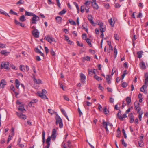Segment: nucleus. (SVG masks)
Instances as JSON below:
<instances>
[{
	"instance_id": "1",
	"label": "nucleus",
	"mask_w": 148,
	"mask_h": 148,
	"mask_svg": "<svg viewBox=\"0 0 148 148\" xmlns=\"http://www.w3.org/2000/svg\"><path fill=\"white\" fill-rule=\"evenodd\" d=\"M56 124L57 125L58 123L59 124V126L60 128H62L63 124L62 119L58 115H56Z\"/></svg>"
},
{
	"instance_id": "2",
	"label": "nucleus",
	"mask_w": 148,
	"mask_h": 148,
	"mask_svg": "<svg viewBox=\"0 0 148 148\" xmlns=\"http://www.w3.org/2000/svg\"><path fill=\"white\" fill-rule=\"evenodd\" d=\"M102 124L103 127L105 129L107 133L109 132V130L107 127L108 125L111 128L113 126V125L112 123H110L108 122H105L104 120H103Z\"/></svg>"
},
{
	"instance_id": "3",
	"label": "nucleus",
	"mask_w": 148,
	"mask_h": 148,
	"mask_svg": "<svg viewBox=\"0 0 148 148\" xmlns=\"http://www.w3.org/2000/svg\"><path fill=\"white\" fill-rule=\"evenodd\" d=\"M39 17L35 14L32 18L31 23L32 24H35L36 23V21H39Z\"/></svg>"
},
{
	"instance_id": "4",
	"label": "nucleus",
	"mask_w": 148,
	"mask_h": 148,
	"mask_svg": "<svg viewBox=\"0 0 148 148\" xmlns=\"http://www.w3.org/2000/svg\"><path fill=\"white\" fill-rule=\"evenodd\" d=\"M44 39L46 40L50 44L52 42L54 41L56 42L55 39L52 37H50L49 35H47L45 37Z\"/></svg>"
},
{
	"instance_id": "5",
	"label": "nucleus",
	"mask_w": 148,
	"mask_h": 148,
	"mask_svg": "<svg viewBox=\"0 0 148 148\" xmlns=\"http://www.w3.org/2000/svg\"><path fill=\"white\" fill-rule=\"evenodd\" d=\"M1 69L5 68L8 69V63L7 62H3L1 63Z\"/></svg>"
},
{
	"instance_id": "6",
	"label": "nucleus",
	"mask_w": 148,
	"mask_h": 148,
	"mask_svg": "<svg viewBox=\"0 0 148 148\" xmlns=\"http://www.w3.org/2000/svg\"><path fill=\"white\" fill-rule=\"evenodd\" d=\"M32 34L34 37L37 38L39 37V32L38 31L36 28L32 31Z\"/></svg>"
},
{
	"instance_id": "7",
	"label": "nucleus",
	"mask_w": 148,
	"mask_h": 148,
	"mask_svg": "<svg viewBox=\"0 0 148 148\" xmlns=\"http://www.w3.org/2000/svg\"><path fill=\"white\" fill-rule=\"evenodd\" d=\"M80 77L81 81L82 83L84 84L85 82L86 76L82 73H80Z\"/></svg>"
},
{
	"instance_id": "8",
	"label": "nucleus",
	"mask_w": 148,
	"mask_h": 148,
	"mask_svg": "<svg viewBox=\"0 0 148 148\" xmlns=\"http://www.w3.org/2000/svg\"><path fill=\"white\" fill-rule=\"evenodd\" d=\"M37 94L38 95L44 99H48L46 95L43 93H41V92H38Z\"/></svg>"
},
{
	"instance_id": "9",
	"label": "nucleus",
	"mask_w": 148,
	"mask_h": 148,
	"mask_svg": "<svg viewBox=\"0 0 148 148\" xmlns=\"http://www.w3.org/2000/svg\"><path fill=\"white\" fill-rule=\"evenodd\" d=\"M139 65L140 68L142 70H145L146 69L145 63L143 61H142L140 62Z\"/></svg>"
},
{
	"instance_id": "10",
	"label": "nucleus",
	"mask_w": 148,
	"mask_h": 148,
	"mask_svg": "<svg viewBox=\"0 0 148 148\" xmlns=\"http://www.w3.org/2000/svg\"><path fill=\"white\" fill-rule=\"evenodd\" d=\"M147 85L144 84L142 86V87L140 88V91L144 92L145 94L147 93V91L145 90V88L146 89L147 87Z\"/></svg>"
},
{
	"instance_id": "11",
	"label": "nucleus",
	"mask_w": 148,
	"mask_h": 148,
	"mask_svg": "<svg viewBox=\"0 0 148 148\" xmlns=\"http://www.w3.org/2000/svg\"><path fill=\"white\" fill-rule=\"evenodd\" d=\"M7 83L4 79H2L0 82V87L3 88L6 85Z\"/></svg>"
},
{
	"instance_id": "12",
	"label": "nucleus",
	"mask_w": 148,
	"mask_h": 148,
	"mask_svg": "<svg viewBox=\"0 0 148 148\" xmlns=\"http://www.w3.org/2000/svg\"><path fill=\"white\" fill-rule=\"evenodd\" d=\"M56 131L55 129H54L52 130L51 138L55 140L56 137Z\"/></svg>"
},
{
	"instance_id": "13",
	"label": "nucleus",
	"mask_w": 148,
	"mask_h": 148,
	"mask_svg": "<svg viewBox=\"0 0 148 148\" xmlns=\"http://www.w3.org/2000/svg\"><path fill=\"white\" fill-rule=\"evenodd\" d=\"M33 81L34 82L37 84H40L41 83V81L40 79H37L35 77V76L33 75Z\"/></svg>"
},
{
	"instance_id": "14",
	"label": "nucleus",
	"mask_w": 148,
	"mask_h": 148,
	"mask_svg": "<svg viewBox=\"0 0 148 148\" xmlns=\"http://www.w3.org/2000/svg\"><path fill=\"white\" fill-rule=\"evenodd\" d=\"M134 108L135 110L137 111L138 113H139L141 110V108L139 106V103H138L137 105H135V104L134 103Z\"/></svg>"
},
{
	"instance_id": "15",
	"label": "nucleus",
	"mask_w": 148,
	"mask_h": 148,
	"mask_svg": "<svg viewBox=\"0 0 148 148\" xmlns=\"http://www.w3.org/2000/svg\"><path fill=\"white\" fill-rule=\"evenodd\" d=\"M88 19L92 25L94 24V22L93 21V18L91 15H88Z\"/></svg>"
},
{
	"instance_id": "16",
	"label": "nucleus",
	"mask_w": 148,
	"mask_h": 148,
	"mask_svg": "<svg viewBox=\"0 0 148 148\" xmlns=\"http://www.w3.org/2000/svg\"><path fill=\"white\" fill-rule=\"evenodd\" d=\"M38 101V100L36 99L32 100L29 104V107L32 106V104L36 103Z\"/></svg>"
},
{
	"instance_id": "17",
	"label": "nucleus",
	"mask_w": 148,
	"mask_h": 148,
	"mask_svg": "<svg viewBox=\"0 0 148 148\" xmlns=\"http://www.w3.org/2000/svg\"><path fill=\"white\" fill-rule=\"evenodd\" d=\"M35 14L34 13L31 12H30L26 11L25 13V15L28 16H34Z\"/></svg>"
},
{
	"instance_id": "18",
	"label": "nucleus",
	"mask_w": 148,
	"mask_h": 148,
	"mask_svg": "<svg viewBox=\"0 0 148 148\" xmlns=\"http://www.w3.org/2000/svg\"><path fill=\"white\" fill-rule=\"evenodd\" d=\"M145 78L144 84L147 85L148 83V73H145Z\"/></svg>"
},
{
	"instance_id": "19",
	"label": "nucleus",
	"mask_w": 148,
	"mask_h": 148,
	"mask_svg": "<svg viewBox=\"0 0 148 148\" xmlns=\"http://www.w3.org/2000/svg\"><path fill=\"white\" fill-rule=\"evenodd\" d=\"M143 53V52L142 51H140L137 52V55L138 58L140 59V58L142 57Z\"/></svg>"
},
{
	"instance_id": "20",
	"label": "nucleus",
	"mask_w": 148,
	"mask_h": 148,
	"mask_svg": "<svg viewBox=\"0 0 148 148\" xmlns=\"http://www.w3.org/2000/svg\"><path fill=\"white\" fill-rule=\"evenodd\" d=\"M18 116L21 119H26V116L22 114H18Z\"/></svg>"
},
{
	"instance_id": "21",
	"label": "nucleus",
	"mask_w": 148,
	"mask_h": 148,
	"mask_svg": "<svg viewBox=\"0 0 148 148\" xmlns=\"http://www.w3.org/2000/svg\"><path fill=\"white\" fill-rule=\"evenodd\" d=\"M108 22L112 27L114 26L115 22L113 21L112 18H111L109 20Z\"/></svg>"
},
{
	"instance_id": "22",
	"label": "nucleus",
	"mask_w": 148,
	"mask_h": 148,
	"mask_svg": "<svg viewBox=\"0 0 148 148\" xmlns=\"http://www.w3.org/2000/svg\"><path fill=\"white\" fill-rule=\"evenodd\" d=\"M92 4L93 8L97 10L99 8V6L96 3V2H92Z\"/></svg>"
},
{
	"instance_id": "23",
	"label": "nucleus",
	"mask_w": 148,
	"mask_h": 148,
	"mask_svg": "<svg viewBox=\"0 0 148 148\" xmlns=\"http://www.w3.org/2000/svg\"><path fill=\"white\" fill-rule=\"evenodd\" d=\"M90 57L87 56L86 57H84L82 59V60L83 62H84L85 61H89L90 60Z\"/></svg>"
},
{
	"instance_id": "24",
	"label": "nucleus",
	"mask_w": 148,
	"mask_h": 148,
	"mask_svg": "<svg viewBox=\"0 0 148 148\" xmlns=\"http://www.w3.org/2000/svg\"><path fill=\"white\" fill-rule=\"evenodd\" d=\"M9 52H7L6 50H2L0 52V53L2 55H4L5 56H7L9 53Z\"/></svg>"
},
{
	"instance_id": "25",
	"label": "nucleus",
	"mask_w": 148,
	"mask_h": 148,
	"mask_svg": "<svg viewBox=\"0 0 148 148\" xmlns=\"http://www.w3.org/2000/svg\"><path fill=\"white\" fill-rule=\"evenodd\" d=\"M51 137L50 136L48 137L47 138L46 141V143L47 144V146L50 147V142L51 140Z\"/></svg>"
},
{
	"instance_id": "26",
	"label": "nucleus",
	"mask_w": 148,
	"mask_h": 148,
	"mask_svg": "<svg viewBox=\"0 0 148 148\" xmlns=\"http://www.w3.org/2000/svg\"><path fill=\"white\" fill-rule=\"evenodd\" d=\"M106 80L108 84H110L111 83L110 77L109 75H106Z\"/></svg>"
},
{
	"instance_id": "27",
	"label": "nucleus",
	"mask_w": 148,
	"mask_h": 148,
	"mask_svg": "<svg viewBox=\"0 0 148 148\" xmlns=\"http://www.w3.org/2000/svg\"><path fill=\"white\" fill-rule=\"evenodd\" d=\"M15 84H16L15 86H16V88L17 89H18L19 86L20 85V82H19V80L17 79H16L15 80Z\"/></svg>"
},
{
	"instance_id": "28",
	"label": "nucleus",
	"mask_w": 148,
	"mask_h": 148,
	"mask_svg": "<svg viewBox=\"0 0 148 148\" xmlns=\"http://www.w3.org/2000/svg\"><path fill=\"white\" fill-rule=\"evenodd\" d=\"M130 122L131 123H132L134 121V117L133 116V114L132 113H131L130 114Z\"/></svg>"
},
{
	"instance_id": "29",
	"label": "nucleus",
	"mask_w": 148,
	"mask_h": 148,
	"mask_svg": "<svg viewBox=\"0 0 148 148\" xmlns=\"http://www.w3.org/2000/svg\"><path fill=\"white\" fill-rule=\"evenodd\" d=\"M126 101L127 105H129L131 102V97H127L126 98Z\"/></svg>"
},
{
	"instance_id": "30",
	"label": "nucleus",
	"mask_w": 148,
	"mask_h": 148,
	"mask_svg": "<svg viewBox=\"0 0 148 148\" xmlns=\"http://www.w3.org/2000/svg\"><path fill=\"white\" fill-rule=\"evenodd\" d=\"M91 1H86L84 3V5L86 7H90L89 5L90 4Z\"/></svg>"
},
{
	"instance_id": "31",
	"label": "nucleus",
	"mask_w": 148,
	"mask_h": 148,
	"mask_svg": "<svg viewBox=\"0 0 148 148\" xmlns=\"http://www.w3.org/2000/svg\"><path fill=\"white\" fill-rule=\"evenodd\" d=\"M121 111L120 110H119V112L117 114V115L118 118L120 119H122V116H121Z\"/></svg>"
},
{
	"instance_id": "32",
	"label": "nucleus",
	"mask_w": 148,
	"mask_h": 148,
	"mask_svg": "<svg viewBox=\"0 0 148 148\" xmlns=\"http://www.w3.org/2000/svg\"><path fill=\"white\" fill-rule=\"evenodd\" d=\"M62 18L59 16H57L56 17V20L57 23H60L62 21Z\"/></svg>"
},
{
	"instance_id": "33",
	"label": "nucleus",
	"mask_w": 148,
	"mask_h": 148,
	"mask_svg": "<svg viewBox=\"0 0 148 148\" xmlns=\"http://www.w3.org/2000/svg\"><path fill=\"white\" fill-rule=\"evenodd\" d=\"M45 132L44 130H43L42 132V141L43 143L45 142Z\"/></svg>"
},
{
	"instance_id": "34",
	"label": "nucleus",
	"mask_w": 148,
	"mask_h": 148,
	"mask_svg": "<svg viewBox=\"0 0 148 148\" xmlns=\"http://www.w3.org/2000/svg\"><path fill=\"white\" fill-rule=\"evenodd\" d=\"M26 19H25L24 15L21 16L19 18V20L22 22L24 21Z\"/></svg>"
},
{
	"instance_id": "35",
	"label": "nucleus",
	"mask_w": 148,
	"mask_h": 148,
	"mask_svg": "<svg viewBox=\"0 0 148 148\" xmlns=\"http://www.w3.org/2000/svg\"><path fill=\"white\" fill-rule=\"evenodd\" d=\"M18 109L21 111H23L24 110H25L23 105H22L19 106Z\"/></svg>"
},
{
	"instance_id": "36",
	"label": "nucleus",
	"mask_w": 148,
	"mask_h": 148,
	"mask_svg": "<svg viewBox=\"0 0 148 148\" xmlns=\"http://www.w3.org/2000/svg\"><path fill=\"white\" fill-rule=\"evenodd\" d=\"M87 43L88 44V45L90 47L92 46V45L91 44V41L90 39L89 38H86V40Z\"/></svg>"
},
{
	"instance_id": "37",
	"label": "nucleus",
	"mask_w": 148,
	"mask_h": 148,
	"mask_svg": "<svg viewBox=\"0 0 148 148\" xmlns=\"http://www.w3.org/2000/svg\"><path fill=\"white\" fill-rule=\"evenodd\" d=\"M117 134L116 136V137H119L120 136V128L119 127L117 130Z\"/></svg>"
},
{
	"instance_id": "38",
	"label": "nucleus",
	"mask_w": 148,
	"mask_h": 148,
	"mask_svg": "<svg viewBox=\"0 0 148 148\" xmlns=\"http://www.w3.org/2000/svg\"><path fill=\"white\" fill-rule=\"evenodd\" d=\"M138 144L140 147H143V140H140L138 141Z\"/></svg>"
},
{
	"instance_id": "39",
	"label": "nucleus",
	"mask_w": 148,
	"mask_h": 148,
	"mask_svg": "<svg viewBox=\"0 0 148 148\" xmlns=\"http://www.w3.org/2000/svg\"><path fill=\"white\" fill-rule=\"evenodd\" d=\"M69 21L71 25H76V23L73 20H69Z\"/></svg>"
},
{
	"instance_id": "40",
	"label": "nucleus",
	"mask_w": 148,
	"mask_h": 148,
	"mask_svg": "<svg viewBox=\"0 0 148 148\" xmlns=\"http://www.w3.org/2000/svg\"><path fill=\"white\" fill-rule=\"evenodd\" d=\"M94 77L97 80L99 81V80H102V79L100 77H99L97 75H95L94 76Z\"/></svg>"
},
{
	"instance_id": "41",
	"label": "nucleus",
	"mask_w": 148,
	"mask_h": 148,
	"mask_svg": "<svg viewBox=\"0 0 148 148\" xmlns=\"http://www.w3.org/2000/svg\"><path fill=\"white\" fill-rule=\"evenodd\" d=\"M24 3V1L23 0H20L16 3V4L17 5H21L23 4Z\"/></svg>"
},
{
	"instance_id": "42",
	"label": "nucleus",
	"mask_w": 148,
	"mask_h": 148,
	"mask_svg": "<svg viewBox=\"0 0 148 148\" xmlns=\"http://www.w3.org/2000/svg\"><path fill=\"white\" fill-rule=\"evenodd\" d=\"M10 13L12 14L17 15V13L13 11L12 9L10 10Z\"/></svg>"
},
{
	"instance_id": "43",
	"label": "nucleus",
	"mask_w": 148,
	"mask_h": 148,
	"mask_svg": "<svg viewBox=\"0 0 148 148\" xmlns=\"http://www.w3.org/2000/svg\"><path fill=\"white\" fill-rule=\"evenodd\" d=\"M114 54H115V57H114V58H116V55H117V49H116V46L114 47Z\"/></svg>"
},
{
	"instance_id": "44",
	"label": "nucleus",
	"mask_w": 148,
	"mask_h": 148,
	"mask_svg": "<svg viewBox=\"0 0 148 148\" xmlns=\"http://www.w3.org/2000/svg\"><path fill=\"white\" fill-rule=\"evenodd\" d=\"M50 52L51 55L53 56H54L56 55L55 52L53 51L52 49H51L50 51Z\"/></svg>"
},
{
	"instance_id": "45",
	"label": "nucleus",
	"mask_w": 148,
	"mask_h": 148,
	"mask_svg": "<svg viewBox=\"0 0 148 148\" xmlns=\"http://www.w3.org/2000/svg\"><path fill=\"white\" fill-rule=\"evenodd\" d=\"M61 112L62 113V114L65 116H66V115H67L66 114V112L64 110V109H61Z\"/></svg>"
},
{
	"instance_id": "46",
	"label": "nucleus",
	"mask_w": 148,
	"mask_h": 148,
	"mask_svg": "<svg viewBox=\"0 0 148 148\" xmlns=\"http://www.w3.org/2000/svg\"><path fill=\"white\" fill-rule=\"evenodd\" d=\"M105 30L106 29L104 27H100V31L101 33L104 32L105 31Z\"/></svg>"
},
{
	"instance_id": "47",
	"label": "nucleus",
	"mask_w": 148,
	"mask_h": 148,
	"mask_svg": "<svg viewBox=\"0 0 148 148\" xmlns=\"http://www.w3.org/2000/svg\"><path fill=\"white\" fill-rule=\"evenodd\" d=\"M20 69L22 71H24L25 70L24 67V66L21 65L20 66Z\"/></svg>"
},
{
	"instance_id": "48",
	"label": "nucleus",
	"mask_w": 148,
	"mask_h": 148,
	"mask_svg": "<svg viewBox=\"0 0 148 148\" xmlns=\"http://www.w3.org/2000/svg\"><path fill=\"white\" fill-rule=\"evenodd\" d=\"M77 45L78 46H80L81 47H83V45L82 43H80L79 41H77Z\"/></svg>"
},
{
	"instance_id": "49",
	"label": "nucleus",
	"mask_w": 148,
	"mask_h": 148,
	"mask_svg": "<svg viewBox=\"0 0 148 148\" xmlns=\"http://www.w3.org/2000/svg\"><path fill=\"white\" fill-rule=\"evenodd\" d=\"M66 12V11L64 10L62 11H61L59 13V14L60 15H62L64 14Z\"/></svg>"
},
{
	"instance_id": "50",
	"label": "nucleus",
	"mask_w": 148,
	"mask_h": 148,
	"mask_svg": "<svg viewBox=\"0 0 148 148\" xmlns=\"http://www.w3.org/2000/svg\"><path fill=\"white\" fill-rule=\"evenodd\" d=\"M84 9L85 7L84 6V5H82L81 6V12L82 13H83L84 12Z\"/></svg>"
},
{
	"instance_id": "51",
	"label": "nucleus",
	"mask_w": 148,
	"mask_h": 148,
	"mask_svg": "<svg viewBox=\"0 0 148 148\" xmlns=\"http://www.w3.org/2000/svg\"><path fill=\"white\" fill-rule=\"evenodd\" d=\"M82 38L86 40V39L87 35L85 34H83L82 35Z\"/></svg>"
},
{
	"instance_id": "52",
	"label": "nucleus",
	"mask_w": 148,
	"mask_h": 148,
	"mask_svg": "<svg viewBox=\"0 0 148 148\" xmlns=\"http://www.w3.org/2000/svg\"><path fill=\"white\" fill-rule=\"evenodd\" d=\"M121 141L122 142V144L125 147H126L127 146V144L126 143L124 142V140L123 139H122L121 140Z\"/></svg>"
},
{
	"instance_id": "53",
	"label": "nucleus",
	"mask_w": 148,
	"mask_h": 148,
	"mask_svg": "<svg viewBox=\"0 0 148 148\" xmlns=\"http://www.w3.org/2000/svg\"><path fill=\"white\" fill-rule=\"evenodd\" d=\"M114 37L115 39L116 40H119V37L117 34H114Z\"/></svg>"
},
{
	"instance_id": "54",
	"label": "nucleus",
	"mask_w": 148,
	"mask_h": 148,
	"mask_svg": "<svg viewBox=\"0 0 148 148\" xmlns=\"http://www.w3.org/2000/svg\"><path fill=\"white\" fill-rule=\"evenodd\" d=\"M122 86L123 88H125L127 86V84L126 82H123L122 84Z\"/></svg>"
},
{
	"instance_id": "55",
	"label": "nucleus",
	"mask_w": 148,
	"mask_h": 148,
	"mask_svg": "<svg viewBox=\"0 0 148 148\" xmlns=\"http://www.w3.org/2000/svg\"><path fill=\"white\" fill-rule=\"evenodd\" d=\"M122 132L125 138H126L127 136L126 135V134L125 133V130L124 129H123V130H122Z\"/></svg>"
},
{
	"instance_id": "56",
	"label": "nucleus",
	"mask_w": 148,
	"mask_h": 148,
	"mask_svg": "<svg viewBox=\"0 0 148 148\" xmlns=\"http://www.w3.org/2000/svg\"><path fill=\"white\" fill-rule=\"evenodd\" d=\"M10 89L12 90L14 92L15 91L14 87L13 85H12L10 86Z\"/></svg>"
},
{
	"instance_id": "57",
	"label": "nucleus",
	"mask_w": 148,
	"mask_h": 148,
	"mask_svg": "<svg viewBox=\"0 0 148 148\" xmlns=\"http://www.w3.org/2000/svg\"><path fill=\"white\" fill-rule=\"evenodd\" d=\"M109 101L110 103H113L114 99L112 97H110L109 99Z\"/></svg>"
},
{
	"instance_id": "58",
	"label": "nucleus",
	"mask_w": 148,
	"mask_h": 148,
	"mask_svg": "<svg viewBox=\"0 0 148 148\" xmlns=\"http://www.w3.org/2000/svg\"><path fill=\"white\" fill-rule=\"evenodd\" d=\"M66 145L68 147L70 148L71 147V143L69 141H68L67 142V144Z\"/></svg>"
},
{
	"instance_id": "59",
	"label": "nucleus",
	"mask_w": 148,
	"mask_h": 148,
	"mask_svg": "<svg viewBox=\"0 0 148 148\" xmlns=\"http://www.w3.org/2000/svg\"><path fill=\"white\" fill-rule=\"evenodd\" d=\"M73 4H74V5L76 6L77 10H78L79 9V6L77 4L76 2H74Z\"/></svg>"
},
{
	"instance_id": "60",
	"label": "nucleus",
	"mask_w": 148,
	"mask_h": 148,
	"mask_svg": "<svg viewBox=\"0 0 148 148\" xmlns=\"http://www.w3.org/2000/svg\"><path fill=\"white\" fill-rule=\"evenodd\" d=\"M90 8V7H86L85 8L86 12V13H88L89 11V9Z\"/></svg>"
},
{
	"instance_id": "61",
	"label": "nucleus",
	"mask_w": 148,
	"mask_h": 148,
	"mask_svg": "<svg viewBox=\"0 0 148 148\" xmlns=\"http://www.w3.org/2000/svg\"><path fill=\"white\" fill-rule=\"evenodd\" d=\"M5 45L4 44H2L0 43V47L1 48H3L5 47Z\"/></svg>"
},
{
	"instance_id": "62",
	"label": "nucleus",
	"mask_w": 148,
	"mask_h": 148,
	"mask_svg": "<svg viewBox=\"0 0 148 148\" xmlns=\"http://www.w3.org/2000/svg\"><path fill=\"white\" fill-rule=\"evenodd\" d=\"M45 53L46 54H47L49 52V49L47 47H45Z\"/></svg>"
},
{
	"instance_id": "63",
	"label": "nucleus",
	"mask_w": 148,
	"mask_h": 148,
	"mask_svg": "<svg viewBox=\"0 0 148 148\" xmlns=\"http://www.w3.org/2000/svg\"><path fill=\"white\" fill-rule=\"evenodd\" d=\"M35 51L37 53H40L41 52L39 50L38 48H36V49H35Z\"/></svg>"
},
{
	"instance_id": "64",
	"label": "nucleus",
	"mask_w": 148,
	"mask_h": 148,
	"mask_svg": "<svg viewBox=\"0 0 148 148\" xmlns=\"http://www.w3.org/2000/svg\"><path fill=\"white\" fill-rule=\"evenodd\" d=\"M120 6L121 5L119 4L118 3H115V8H119Z\"/></svg>"
}]
</instances>
